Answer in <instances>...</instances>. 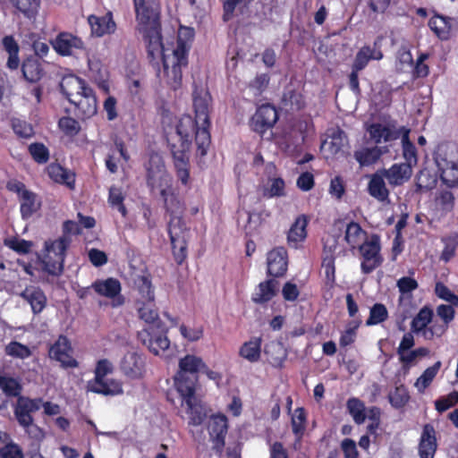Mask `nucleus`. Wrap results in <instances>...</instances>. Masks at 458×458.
<instances>
[{
  "label": "nucleus",
  "instance_id": "nucleus-1",
  "mask_svg": "<svg viewBox=\"0 0 458 458\" xmlns=\"http://www.w3.org/2000/svg\"><path fill=\"white\" fill-rule=\"evenodd\" d=\"M193 108L195 118L183 115L175 127V133L167 136V143L173 157L175 174L184 186L190 182V149L192 136H195L196 156L207 155L211 144L209 128V101L211 97L208 91L193 92Z\"/></svg>",
  "mask_w": 458,
  "mask_h": 458
},
{
  "label": "nucleus",
  "instance_id": "nucleus-2",
  "mask_svg": "<svg viewBox=\"0 0 458 458\" xmlns=\"http://www.w3.org/2000/svg\"><path fill=\"white\" fill-rule=\"evenodd\" d=\"M146 43L148 58L156 70L157 77L165 79L166 83L177 89L182 85V69L189 64L191 41L194 37L191 28L182 27L171 54L167 53L162 42L161 26L139 30Z\"/></svg>",
  "mask_w": 458,
  "mask_h": 458
},
{
  "label": "nucleus",
  "instance_id": "nucleus-3",
  "mask_svg": "<svg viewBox=\"0 0 458 458\" xmlns=\"http://www.w3.org/2000/svg\"><path fill=\"white\" fill-rule=\"evenodd\" d=\"M0 388L8 397H17V403L13 413L18 424L25 432L34 438L43 437L42 429L34 423L32 413L41 408L42 398H30L21 395L22 386L14 377L0 376Z\"/></svg>",
  "mask_w": 458,
  "mask_h": 458
},
{
  "label": "nucleus",
  "instance_id": "nucleus-4",
  "mask_svg": "<svg viewBox=\"0 0 458 458\" xmlns=\"http://www.w3.org/2000/svg\"><path fill=\"white\" fill-rule=\"evenodd\" d=\"M153 302H142L138 309L139 317L147 323V326L138 332V339L149 352L158 355L168 349L170 341L167 337V329L158 318V312L152 308Z\"/></svg>",
  "mask_w": 458,
  "mask_h": 458
},
{
  "label": "nucleus",
  "instance_id": "nucleus-5",
  "mask_svg": "<svg viewBox=\"0 0 458 458\" xmlns=\"http://www.w3.org/2000/svg\"><path fill=\"white\" fill-rule=\"evenodd\" d=\"M114 371V366L107 359L99 360L94 370V377L88 381L89 392L105 396H115L123 393V384L114 378H106Z\"/></svg>",
  "mask_w": 458,
  "mask_h": 458
},
{
  "label": "nucleus",
  "instance_id": "nucleus-6",
  "mask_svg": "<svg viewBox=\"0 0 458 458\" xmlns=\"http://www.w3.org/2000/svg\"><path fill=\"white\" fill-rule=\"evenodd\" d=\"M435 161L443 184L447 188H458V146L455 144L439 146Z\"/></svg>",
  "mask_w": 458,
  "mask_h": 458
},
{
  "label": "nucleus",
  "instance_id": "nucleus-7",
  "mask_svg": "<svg viewBox=\"0 0 458 458\" xmlns=\"http://www.w3.org/2000/svg\"><path fill=\"white\" fill-rule=\"evenodd\" d=\"M146 172V184L151 193H156L174 183L160 154L151 151L143 164Z\"/></svg>",
  "mask_w": 458,
  "mask_h": 458
},
{
  "label": "nucleus",
  "instance_id": "nucleus-8",
  "mask_svg": "<svg viewBox=\"0 0 458 458\" xmlns=\"http://www.w3.org/2000/svg\"><path fill=\"white\" fill-rule=\"evenodd\" d=\"M205 362L201 358L187 354L179 360V370L174 377V386L177 392L191 393L196 390L199 381V372Z\"/></svg>",
  "mask_w": 458,
  "mask_h": 458
},
{
  "label": "nucleus",
  "instance_id": "nucleus-9",
  "mask_svg": "<svg viewBox=\"0 0 458 458\" xmlns=\"http://www.w3.org/2000/svg\"><path fill=\"white\" fill-rule=\"evenodd\" d=\"M70 245L71 241L65 237L45 242L47 253L43 263L45 270L49 275L59 276L63 273L66 251Z\"/></svg>",
  "mask_w": 458,
  "mask_h": 458
},
{
  "label": "nucleus",
  "instance_id": "nucleus-10",
  "mask_svg": "<svg viewBox=\"0 0 458 458\" xmlns=\"http://www.w3.org/2000/svg\"><path fill=\"white\" fill-rule=\"evenodd\" d=\"M138 30H148L161 26L159 0H133Z\"/></svg>",
  "mask_w": 458,
  "mask_h": 458
},
{
  "label": "nucleus",
  "instance_id": "nucleus-11",
  "mask_svg": "<svg viewBox=\"0 0 458 458\" xmlns=\"http://www.w3.org/2000/svg\"><path fill=\"white\" fill-rule=\"evenodd\" d=\"M163 201L165 212L170 216L168 225L174 222V225H186L183 219L185 204L179 197V193L174 187V183L157 192Z\"/></svg>",
  "mask_w": 458,
  "mask_h": 458
},
{
  "label": "nucleus",
  "instance_id": "nucleus-12",
  "mask_svg": "<svg viewBox=\"0 0 458 458\" xmlns=\"http://www.w3.org/2000/svg\"><path fill=\"white\" fill-rule=\"evenodd\" d=\"M358 248L363 259L360 264V269L363 274H370L381 266L383 258L380 254L381 245L377 235H371L369 240L364 241Z\"/></svg>",
  "mask_w": 458,
  "mask_h": 458
},
{
  "label": "nucleus",
  "instance_id": "nucleus-13",
  "mask_svg": "<svg viewBox=\"0 0 458 458\" xmlns=\"http://www.w3.org/2000/svg\"><path fill=\"white\" fill-rule=\"evenodd\" d=\"M174 222L167 225V232L172 245V252L174 261L181 266L188 257V239L189 228L186 225H174Z\"/></svg>",
  "mask_w": 458,
  "mask_h": 458
},
{
  "label": "nucleus",
  "instance_id": "nucleus-14",
  "mask_svg": "<svg viewBox=\"0 0 458 458\" xmlns=\"http://www.w3.org/2000/svg\"><path fill=\"white\" fill-rule=\"evenodd\" d=\"M73 348L68 337L60 335L56 341L50 345L48 349V357L51 360L60 362L64 369H75L79 367V362L72 356Z\"/></svg>",
  "mask_w": 458,
  "mask_h": 458
},
{
  "label": "nucleus",
  "instance_id": "nucleus-15",
  "mask_svg": "<svg viewBox=\"0 0 458 458\" xmlns=\"http://www.w3.org/2000/svg\"><path fill=\"white\" fill-rule=\"evenodd\" d=\"M279 118L277 109L271 104L259 106L250 120V129L263 137L265 132L271 130Z\"/></svg>",
  "mask_w": 458,
  "mask_h": 458
},
{
  "label": "nucleus",
  "instance_id": "nucleus-16",
  "mask_svg": "<svg viewBox=\"0 0 458 458\" xmlns=\"http://www.w3.org/2000/svg\"><path fill=\"white\" fill-rule=\"evenodd\" d=\"M49 43L60 56H71L76 51L85 48L83 40L68 31L59 32L55 38L50 39Z\"/></svg>",
  "mask_w": 458,
  "mask_h": 458
},
{
  "label": "nucleus",
  "instance_id": "nucleus-17",
  "mask_svg": "<svg viewBox=\"0 0 458 458\" xmlns=\"http://www.w3.org/2000/svg\"><path fill=\"white\" fill-rule=\"evenodd\" d=\"M91 288L99 296L112 300L113 307H118L124 303V298L121 295L122 285L117 278L97 279L92 283Z\"/></svg>",
  "mask_w": 458,
  "mask_h": 458
},
{
  "label": "nucleus",
  "instance_id": "nucleus-18",
  "mask_svg": "<svg viewBox=\"0 0 458 458\" xmlns=\"http://www.w3.org/2000/svg\"><path fill=\"white\" fill-rule=\"evenodd\" d=\"M123 375L129 379H140L146 372V359L142 353L127 352L120 361Z\"/></svg>",
  "mask_w": 458,
  "mask_h": 458
},
{
  "label": "nucleus",
  "instance_id": "nucleus-19",
  "mask_svg": "<svg viewBox=\"0 0 458 458\" xmlns=\"http://www.w3.org/2000/svg\"><path fill=\"white\" fill-rule=\"evenodd\" d=\"M75 114L81 120L89 119L98 112V100L92 88L87 89L77 98H72Z\"/></svg>",
  "mask_w": 458,
  "mask_h": 458
},
{
  "label": "nucleus",
  "instance_id": "nucleus-20",
  "mask_svg": "<svg viewBox=\"0 0 458 458\" xmlns=\"http://www.w3.org/2000/svg\"><path fill=\"white\" fill-rule=\"evenodd\" d=\"M208 430L214 449L222 451L225 445V437L228 431V419L225 414L217 413L209 419Z\"/></svg>",
  "mask_w": 458,
  "mask_h": 458
},
{
  "label": "nucleus",
  "instance_id": "nucleus-21",
  "mask_svg": "<svg viewBox=\"0 0 458 458\" xmlns=\"http://www.w3.org/2000/svg\"><path fill=\"white\" fill-rule=\"evenodd\" d=\"M267 275L281 277L285 275L288 267L287 250L284 247L274 248L267 257Z\"/></svg>",
  "mask_w": 458,
  "mask_h": 458
},
{
  "label": "nucleus",
  "instance_id": "nucleus-22",
  "mask_svg": "<svg viewBox=\"0 0 458 458\" xmlns=\"http://www.w3.org/2000/svg\"><path fill=\"white\" fill-rule=\"evenodd\" d=\"M437 449V432L434 426L427 423L422 428V432L418 445L420 458H434Z\"/></svg>",
  "mask_w": 458,
  "mask_h": 458
},
{
  "label": "nucleus",
  "instance_id": "nucleus-23",
  "mask_svg": "<svg viewBox=\"0 0 458 458\" xmlns=\"http://www.w3.org/2000/svg\"><path fill=\"white\" fill-rule=\"evenodd\" d=\"M89 86L79 76L74 74L64 75L60 82V90L69 102L72 98H77L82 94Z\"/></svg>",
  "mask_w": 458,
  "mask_h": 458
},
{
  "label": "nucleus",
  "instance_id": "nucleus-24",
  "mask_svg": "<svg viewBox=\"0 0 458 458\" xmlns=\"http://www.w3.org/2000/svg\"><path fill=\"white\" fill-rule=\"evenodd\" d=\"M386 175L379 169L369 176L367 186L368 193L379 202L385 203L389 201L390 191L385 182Z\"/></svg>",
  "mask_w": 458,
  "mask_h": 458
},
{
  "label": "nucleus",
  "instance_id": "nucleus-25",
  "mask_svg": "<svg viewBox=\"0 0 458 458\" xmlns=\"http://www.w3.org/2000/svg\"><path fill=\"white\" fill-rule=\"evenodd\" d=\"M20 295L30 305L34 315L40 314L47 307V298L39 286L28 285Z\"/></svg>",
  "mask_w": 458,
  "mask_h": 458
},
{
  "label": "nucleus",
  "instance_id": "nucleus-26",
  "mask_svg": "<svg viewBox=\"0 0 458 458\" xmlns=\"http://www.w3.org/2000/svg\"><path fill=\"white\" fill-rule=\"evenodd\" d=\"M92 34L97 37L113 34L116 30V23L114 21L112 12H107L103 16L89 15L88 18Z\"/></svg>",
  "mask_w": 458,
  "mask_h": 458
},
{
  "label": "nucleus",
  "instance_id": "nucleus-27",
  "mask_svg": "<svg viewBox=\"0 0 458 458\" xmlns=\"http://www.w3.org/2000/svg\"><path fill=\"white\" fill-rule=\"evenodd\" d=\"M196 390L191 393L178 392L182 398V402L187 406V413L189 414V424L192 426H199L202 424L206 418V413L200 404L197 403L195 397Z\"/></svg>",
  "mask_w": 458,
  "mask_h": 458
},
{
  "label": "nucleus",
  "instance_id": "nucleus-28",
  "mask_svg": "<svg viewBox=\"0 0 458 458\" xmlns=\"http://www.w3.org/2000/svg\"><path fill=\"white\" fill-rule=\"evenodd\" d=\"M388 182L392 186H399L409 181L412 174V168L409 164H394L388 169L382 168Z\"/></svg>",
  "mask_w": 458,
  "mask_h": 458
},
{
  "label": "nucleus",
  "instance_id": "nucleus-29",
  "mask_svg": "<svg viewBox=\"0 0 458 458\" xmlns=\"http://www.w3.org/2000/svg\"><path fill=\"white\" fill-rule=\"evenodd\" d=\"M383 58V53L379 47H377V42L374 43L373 47L363 46L357 52L352 68L359 71H362L366 68L370 60H381Z\"/></svg>",
  "mask_w": 458,
  "mask_h": 458
},
{
  "label": "nucleus",
  "instance_id": "nucleus-30",
  "mask_svg": "<svg viewBox=\"0 0 458 458\" xmlns=\"http://www.w3.org/2000/svg\"><path fill=\"white\" fill-rule=\"evenodd\" d=\"M308 224L309 220L305 215L296 217L287 234V242L290 247L297 249L299 243L305 241Z\"/></svg>",
  "mask_w": 458,
  "mask_h": 458
},
{
  "label": "nucleus",
  "instance_id": "nucleus-31",
  "mask_svg": "<svg viewBox=\"0 0 458 458\" xmlns=\"http://www.w3.org/2000/svg\"><path fill=\"white\" fill-rule=\"evenodd\" d=\"M278 282L274 279H267L259 284L251 300L256 304H265L270 301L278 292Z\"/></svg>",
  "mask_w": 458,
  "mask_h": 458
},
{
  "label": "nucleus",
  "instance_id": "nucleus-32",
  "mask_svg": "<svg viewBox=\"0 0 458 458\" xmlns=\"http://www.w3.org/2000/svg\"><path fill=\"white\" fill-rule=\"evenodd\" d=\"M19 200L21 216L24 220L30 218L41 208V201L38 195L30 190L24 191Z\"/></svg>",
  "mask_w": 458,
  "mask_h": 458
},
{
  "label": "nucleus",
  "instance_id": "nucleus-33",
  "mask_svg": "<svg viewBox=\"0 0 458 458\" xmlns=\"http://www.w3.org/2000/svg\"><path fill=\"white\" fill-rule=\"evenodd\" d=\"M48 176L55 182L65 184L70 189L74 188L75 175L61 165L57 163H51L47 167Z\"/></svg>",
  "mask_w": 458,
  "mask_h": 458
},
{
  "label": "nucleus",
  "instance_id": "nucleus-34",
  "mask_svg": "<svg viewBox=\"0 0 458 458\" xmlns=\"http://www.w3.org/2000/svg\"><path fill=\"white\" fill-rule=\"evenodd\" d=\"M21 72L24 79L29 82H38L45 74L41 62L33 56H30L23 61Z\"/></svg>",
  "mask_w": 458,
  "mask_h": 458
},
{
  "label": "nucleus",
  "instance_id": "nucleus-35",
  "mask_svg": "<svg viewBox=\"0 0 458 458\" xmlns=\"http://www.w3.org/2000/svg\"><path fill=\"white\" fill-rule=\"evenodd\" d=\"M370 139L375 144L388 142L398 138V133L386 125L379 123H373L367 127Z\"/></svg>",
  "mask_w": 458,
  "mask_h": 458
},
{
  "label": "nucleus",
  "instance_id": "nucleus-36",
  "mask_svg": "<svg viewBox=\"0 0 458 458\" xmlns=\"http://www.w3.org/2000/svg\"><path fill=\"white\" fill-rule=\"evenodd\" d=\"M428 27L441 40H447L451 37V19L443 15L436 14L428 21Z\"/></svg>",
  "mask_w": 458,
  "mask_h": 458
},
{
  "label": "nucleus",
  "instance_id": "nucleus-37",
  "mask_svg": "<svg viewBox=\"0 0 458 458\" xmlns=\"http://www.w3.org/2000/svg\"><path fill=\"white\" fill-rule=\"evenodd\" d=\"M261 337H251L242 344L239 350V355L251 363L258 362L261 355Z\"/></svg>",
  "mask_w": 458,
  "mask_h": 458
},
{
  "label": "nucleus",
  "instance_id": "nucleus-38",
  "mask_svg": "<svg viewBox=\"0 0 458 458\" xmlns=\"http://www.w3.org/2000/svg\"><path fill=\"white\" fill-rule=\"evenodd\" d=\"M134 284L140 295L142 302L155 301V288L152 284L151 276L149 274L138 276L134 279Z\"/></svg>",
  "mask_w": 458,
  "mask_h": 458
},
{
  "label": "nucleus",
  "instance_id": "nucleus-39",
  "mask_svg": "<svg viewBox=\"0 0 458 458\" xmlns=\"http://www.w3.org/2000/svg\"><path fill=\"white\" fill-rule=\"evenodd\" d=\"M367 233L362 229L360 225L357 222L351 221L346 225L344 232V241L348 243L351 249L358 248L366 237Z\"/></svg>",
  "mask_w": 458,
  "mask_h": 458
},
{
  "label": "nucleus",
  "instance_id": "nucleus-40",
  "mask_svg": "<svg viewBox=\"0 0 458 458\" xmlns=\"http://www.w3.org/2000/svg\"><path fill=\"white\" fill-rule=\"evenodd\" d=\"M382 154L381 149L376 146L355 150L353 157L360 166H369L377 163Z\"/></svg>",
  "mask_w": 458,
  "mask_h": 458
},
{
  "label": "nucleus",
  "instance_id": "nucleus-41",
  "mask_svg": "<svg viewBox=\"0 0 458 458\" xmlns=\"http://www.w3.org/2000/svg\"><path fill=\"white\" fill-rule=\"evenodd\" d=\"M4 49L8 53L6 66L10 70H16L20 64L19 45L13 36H5L2 39Z\"/></svg>",
  "mask_w": 458,
  "mask_h": 458
},
{
  "label": "nucleus",
  "instance_id": "nucleus-42",
  "mask_svg": "<svg viewBox=\"0 0 458 458\" xmlns=\"http://www.w3.org/2000/svg\"><path fill=\"white\" fill-rule=\"evenodd\" d=\"M433 310L428 306L422 307L418 314L413 318L411 323V332L419 334L425 329L426 327L432 321Z\"/></svg>",
  "mask_w": 458,
  "mask_h": 458
},
{
  "label": "nucleus",
  "instance_id": "nucleus-43",
  "mask_svg": "<svg viewBox=\"0 0 458 458\" xmlns=\"http://www.w3.org/2000/svg\"><path fill=\"white\" fill-rule=\"evenodd\" d=\"M306 421L307 417L305 409L302 407L297 408L291 420L292 430L297 441H301L304 436Z\"/></svg>",
  "mask_w": 458,
  "mask_h": 458
},
{
  "label": "nucleus",
  "instance_id": "nucleus-44",
  "mask_svg": "<svg viewBox=\"0 0 458 458\" xmlns=\"http://www.w3.org/2000/svg\"><path fill=\"white\" fill-rule=\"evenodd\" d=\"M346 408L356 424L360 425L365 421L367 418L366 407L359 398L352 397L348 399Z\"/></svg>",
  "mask_w": 458,
  "mask_h": 458
},
{
  "label": "nucleus",
  "instance_id": "nucleus-45",
  "mask_svg": "<svg viewBox=\"0 0 458 458\" xmlns=\"http://www.w3.org/2000/svg\"><path fill=\"white\" fill-rule=\"evenodd\" d=\"M329 139L328 149L332 155H337L343 151V148L348 142L345 132L339 127L332 130Z\"/></svg>",
  "mask_w": 458,
  "mask_h": 458
},
{
  "label": "nucleus",
  "instance_id": "nucleus-46",
  "mask_svg": "<svg viewBox=\"0 0 458 458\" xmlns=\"http://www.w3.org/2000/svg\"><path fill=\"white\" fill-rule=\"evenodd\" d=\"M264 353L270 365L275 368H282L286 355L278 344H271L265 347Z\"/></svg>",
  "mask_w": 458,
  "mask_h": 458
},
{
  "label": "nucleus",
  "instance_id": "nucleus-47",
  "mask_svg": "<svg viewBox=\"0 0 458 458\" xmlns=\"http://www.w3.org/2000/svg\"><path fill=\"white\" fill-rule=\"evenodd\" d=\"M441 368V361L435 362L432 366L427 368L420 377H418L415 386L420 392H423L427 387L430 386L437 374Z\"/></svg>",
  "mask_w": 458,
  "mask_h": 458
},
{
  "label": "nucleus",
  "instance_id": "nucleus-48",
  "mask_svg": "<svg viewBox=\"0 0 458 458\" xmlns=\"http://www.w3.org/2000/svg\"><path fill=\"white\" fill-rule=\"evenodd\" d=\"M17 12L24 14L27 18H32L38 12L39 2L38 0H6Z\"/></svg>",
  "mask_w": 458,
  "mask_h": 458
},
{
  "label": "nucleus",
  "instance_id": "nucleus-49",
  "mask_svg": "<svg viewBox=\"0 0 458 458\" xmlns=\"http://www.w3.org/2000/svg\"><path fill=\"white\" fill-rule=\"evenodd\" d=\"M388 318V311L383 303H375L369 310L366 326L371 327L385 322Z\"/></svg>",
  "mask_w": 458,
  "mask_h": 458
},
{
  "label": "nucleus",
  "instance_id": "nucleus-50",
  "mask_svg": "<svg viewBox=\"0 0 458 458\" xmlns=\"http://www.w3.org/2000/svg\"><path fill=\"white\" fill-rule=\"evenodd\" d=\"M444 249L441 252V259L445 262L450 261L456 252L458 247V233L442 238Z\"/></svg>",
  "mask_w": 458,
  "mask_h": 458
},
{
  "label": "nucleus",
  "instance_id": "nucleus-51",
  "mask_svg": "<svg viewBox=\"0 0 458 458\" xmlns=\"http://www.w3.org/2000/svg\"><path fill=\"white\" fill-rule=\"evenodd\" d=\"M389 403L395 409L404 407L409 400L410 394L407 388L403 386H395L394 390L389 394Z\"/></svg>",
  "mask_w": 458,
  "mask_h": 458
},
{
  "label": "nucleus",
  "instance_id": "nucleus-52",
  "mask_svg": "<svg viewBox=\"0 0 458 458\" xmlns=\"http://www.w3.org/2000/svg\"><path fill=\"white\" fill-rule=\"evenodd\" d=\"M5 353L13 358L21 360L27 359L32 355L30 349L17 341H12L5 346Z\"/></svg>",
  "mask_w": 458,
  "mask_h": 458
},
{
  "label": "nucleus",
  "instance_id": "nucleus-53",
  "mask_svg": "<svg viewBox=\"0 0 458 458\" xmlns=\"http://www.w3.org/2000/svg\"><path fill=\"white\" fill-rule=\"evenodd\" d=\"M335 257L324 256L322 260V267L325 270V284L332 289L335 284Z\"/></svg>",
  "mask_w": 458,
  "mask_h": 458
},
{
  "label": "nucleus",
  "instance_id": "nucleus-54",
  "mask_svg": "<svg viewBox=\"0 0 458 458\" xmlns=\"http://www.w3.org/2000/svg\"><path fill=\"white\" fill-rule=\"evenodd\" d=\"M28 149L33 160L38 164H46L49 160V150L43 143H31Z\"/></svg>",
  "mask_w": 458,
  "mask_h": 458
},
{
  "label": "nucleus",
  "instance_id": "nucleus-55",
  "mask_svg": "<svg viewBox=\"0 0 458 458\" xmlns=\"http://www.w3.org/2000/svg\"><path fill=\"white\" fill-rule=\"evenodd\" d=\"M250 2L251 0H225L223 4V20L225 21H230L237 7L241 10L246 9L249 7Z\"/></svg>",
  "mask_w": 458,
  "mask_h": 458
},
{
  "label": "nucleus",
  "instance_id": "nucleus-56",
  "mask_svg": "<svg viewBox=\"0 0 458 458\" xmlns=\"http://www.w3.org/2000/svg\"><path fill=\"white\" fill-rule=\"evenodd\" d=\"M458 403V391L454 390L446 395L440 396L435 401V408L443 413Z\"/></svg>",
  "mask_w": 458,
  "mask_h": 458
},
{
  "label": "nucleus",
  "instance_id": "nucleus-57",
  "mask_svg": "<svg viewBox=\"0 0 458 458\" xmlns=\"http://www.w3.org/2000/svg\"><path fill=\"white\" fill-rule=\"evenodd\" d=\"M403 155L405 159L404 164H409L411 167L418 162L417 149L415 145L409 140L407 134L403 137Z\"/></svg>",
  "mask_w": 458,
  "mask_h": 458
},
{
  "label": "nucleus",
  "instance_id": "nucleus-58",
  "mask_svg": "<svg viewBox=\"0 0 458 458\" xmlns=\"http://www.w3.org/2000/svg\"><path fill=\"white\" fill-rule=\"evenodd\" d=\"M436 201L443 211L451 212L454 208L455 198L451 191L441 189L436 197Z\"/></svg>",
  "mask_w": 458,
  "mask_h": 458
},
{
  "label": "nucleus",
  "instance_id": "nucleus-59",
  "mask_svg": "<svg viewBox=\"0 0 458 458\" xmlns=\"http://www.w3.org/2000/svg\"><path fill=\"white\" fill-rule=\"evenodd\" d=\"M58 125L62 131L70 137L77 135L81 131V125L79 122L70 116H64L60 118Z\"/></svg>",
  "mask_w": 458,
  "mask_h": 458
},
{
  "label": "nucleus",
  "instance_id": "nucleus-60",
  "mask_svg": "<svg viewBox=\"0 0 458 458\" xmlns=\"http://www.w3.org/2000/svg\"><path fill=\"white\" fill-rule=\"evenodd\" d=\"M12 129L20 138L28 139L34 134V130L31 124L19 118L12 119Z\"/></svg>",
  "mask_w": 458,
  "mask_h": 458
},
{
  "label": "nucleus",
  "instance_id": "nucleus-61",
  "mask_svg": "<svg viewBox=\"0 0 458 458\" xmlns=\"http://www.w3.org/2000/svg\"><path fill=\"white\" fill-rule=\"evenodd\" d=\"M124 196L121 189L116 187H111L109 190L108 201L112 207L117 208L118 211L125 216L127 215V209L123 204Z\"/></svg>",
  "mask_w": 458,
  "mask_h": 458
},
{
  "label": "nucleus",
  "instance_id": "nucleus-62",
  "mask_svg": "<svg viewBox=\"0 0 458 458\" xmlns=\"http://www.w3.org/2000/svg\"><path fill=\"white\" fill-rule=\"evenodd\" d=\"M436 295L452 305L458 306V295L453 293L445 284L437 282L435 285Z\"/></svg>",
  "mask_w": 458,
  "mask_h": 458
},
{
  "label": "nucleus",
  "instance_id": "nucleus-63",
  "mask_svg": "<svg viewBox=\"0 0 458 458\" xmlns=\"http://www.w3.org/2000/svg\"><path fill=\"white\" fill-rule=\"evenodd\" d=\"M0 458H24L22 448L13 440L0 447Z\"/></svg>",
  "mask_w": 458,
  "mask_h": 458
},
{
  "label": "nucleus",
  "instance_id": "nucleus-64",
  "mask_svg": "<svg viewBox=\"0 0 458 458\" xmlns=\"http://www.w3.org/2000/svg\"><path fill=\"white\" fill-rule=\"evenodd\" d=\"M181 335L190 342H196L202 338L204 327L202 325H195L193 327H189L185 325L180 326Z\"/></svg>",
  "mask_w": 458,
  "mask_h": 458
}]
</instances>
